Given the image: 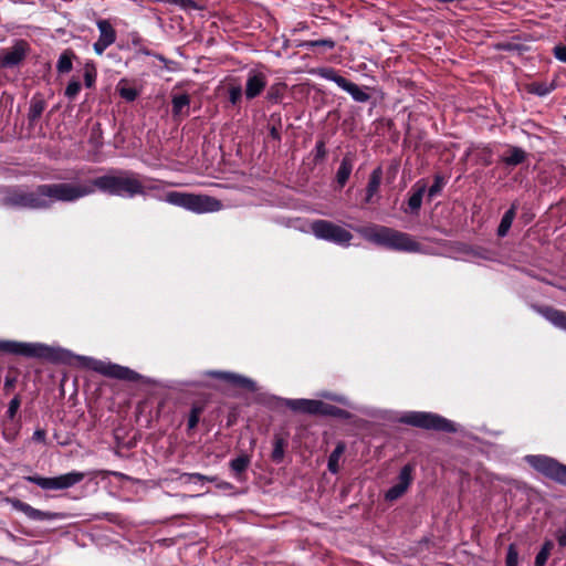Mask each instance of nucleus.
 Here are the masks:
<instances>
[{
    "mask_svg": "<svg viewBox=\"0 0 566 566\" xmlns=\"http://www.w3.org/2000/svg\"><path fill=\"white\" fill-rule=\"evenodd\" d=\"M34 436H35L36 439H43L44 438V432L43 431H36L34 433Z\"/></svg>",
    "mask_w": 566,
    "mask_h": 566,
    "instance_id": "49530a36",
    "label": "nucleus"
},
{
    "mask_svg": "<svg viewBox=\"0 0 566 566\" xmlns=\"http://www.w3.org/2000/svg\"><path fill=\"white\" fill-rule=\"evenodd\" d=\"M515 212H516V206H515V205H513V206L511 207V209H509V210L504 213V216H503V218H502V220H501V223H500V226H499V229H497V234H499L500 237H504V235H506V233L509 232V230H510V228H511V226H512V222H513V220H514V218H515Z\"/></svg>",
    "mask_w": 566,
    "mask_h": 566,
    "instance_id": "412c9836",
    "label": "nucleus"
},
{
    "mask_svg": "<svg viewBox=\"0 0 566 566\" xmlns=\"http://www.w3.org/2000/svg\"><path fill=\"white\" fill-rule=\"evenodd\" d=\"M412 471L413 469L409 464L400 470L398 481L386 492L385 497L387 501H396L406 493L412 481Z\"/></svg>",
    "mask_w": 566,
    "mask_h": 566,
    "instance_id": "9b49d317",
    "label": "nucleus"
},
{
    "mask_svg": "<svg viewBox=\"0 0 566 566\" xmlns=\"http://www.w3.org/2000/svg\"><path fill=\"white\" fill-rule=\"evenodd\" d=\"M90 367L105 376L117 379L135 381L140 378V376L136 371L127 367H123L116 364L106 363L102 360L90 359Z\"/></svg>",
    "mask_w": 566,
    "mask_h": 566,
    "instance_id": "9d476101",
    "label": "nucleus"
},
{
    "mask_svg": "<svg viewBox=\"0 0 566 566\" xmlns=\"http://www.w3.org/2000/svg\"><path fill=\"white\" fill-rule=\"evenodd\" d=\"M44 111V103L42 101H33L30 106L29 117L31 120L39 118Z\"/></svg>",
    "mask_w": 566,
    "mask_h": 566,
    "instance_id": "7c9ffc66",
    "label": "nucleus"
},
{
    "mask_svg": "<svg viewBox=\"0 0 566 566\" xmlns=\"http://www.w3.org/2000/svg\"><path fill=\"white\" fill-rule=\"evenodd\" d=\"M242 96V88L240 85L231 86L229 88V101L231 104L235 105L239 103Z\"/></svg>",
    "mask_w": 566,
    "mask_h": 566,
    "instance_id": "e433bc0d",
    "label": "nucleus"
},
{
    "mask_svg": "<svg viewBox=\"0 0 566 566\" xmlns=\"http://www.w3.org/2000/svg\"><path fill=\"white\" fill-rule=\"evenodd\" d=\"M97 28L99 30V38L94 43V51L96 54L102 55L104 51L115 42L116 32L107 20H99Z\"/></svg>",
    "mask_w": 566,
    "mask_h": 566,
    "instance_id": "ddd939ff",
    "label": "nucleus"
},
{
    "mask_svg": "<svg viewBox=\"0 0 566 566\" xmlns=\"http://www.w3.org/2000/svg\"><path fill=\"white\" fill-rule=\"evenodd\" d=\"M539 312L553 325L566 331V313L565 312H562V311H558L555 308H551V307H545V308L541 310Z\"/></svg>",
    "mask_w": 566,
    "mask_h": 566,
    "instance_id": "a211bd4d",
    "label": "nucleus"
},
{
    "mask_svg": "<svg viewBox=\"0 0 566 566\" xmlns=\"http://www.w3.org/2000/svg\"><path fill=\"white\" fill-rule=\"evenodd\" d=\"M266 86V76L256 71H250L248 73L247 84H245V97L248 99H253L258 95L261 94V92Z\"/></svg>",
    "mask_w": 566,
    "mask_h": 566,
    "instance_id": "2eb2a0df",
    "label": "nucleus"
},
{
    "mask_svg": "<svg viewBox=\"0 0 566 566\" xmlns=\"http://www.w3.org/2000/svg\"><path fill=\"white\" fill-rule=\"evenodd\" d=\"M96 189L113 196L133 197L142 193L144 188L133 174L119 171L83 184L41 185L33 191L15 189L6 197V203L20 208L42 209L56 201H75L94 193Z\"/></svg>",
    "mask_w": 566,
    "mask_h": 566,
    "instance_id": "f257e3e1",
    "label": "nucleus"
},
{
    "mask_svg": "<svg viewBox=\"0 0 566 566\" xmlns=\"http://www.w3.org/2000/svg\"><path fill=\"white\" fill-rule=\"evenodd\" d=\"M555 57L566 63V46L557 45L554 48Z\"/></svg>",
    "mask_w": 566,
    "mask_h": 566,
    "instance_id": "ea45409f",
    "label": "nucleus"
},
{
    "mask_svg": "<svg viewBox=\"0 0 566 566\" xmlns=\"http://www.w3.org/2000/svg\"><path fill=\"white\" fill-rule=\"evenodd\" d=\"M284 454V440L281 438H276L274 441V449L272 452V458L275 461H281Z\"/></svg>",
    "mask_w": 566,
    "mask_h": 566,
    "instance_id": "72a5a7b5",
    "label": "nucleus"
},
{
    "mask_svg": "<svg viewBox=\"0 0 566 566\" xmlns=\"http://www.w3.org/2000/svg\"><path fill=\"white\" fill-rule=\"evenodd\" d=\"M557 541L560 546H566V531H559L557 534Z\"/></svg>",
    "mask_w": 566,
    "mask_h": 566,
    "instance_id": "a18cd8bd",
    "label": "nucleus"
},
{
    "mask_svg": "<svg viewBox=\"0 0 566 566\" xmlns=\"http://www.w3.org/2000/svg\"><path fill=\"white\" fill-rule=\"evenodd\" d=\"M210 376L223 379L224 381L240 388H244L251 391L256 389L255 384L252 379L247 378L242 375L227 371H209Z\"/></svg>",
    "mask_w": 566,
    "mask_h": 566,
    "instance_id": "dca6fc26",
    "label": "nucleus"
},
{
    "mask_svg": "<svg viewBox=\"0 0 566 566\" xmlns=\"http://www.w3.org/2000/svg\"><path fill=\"white\" fill-rule=\"evenodd\" d=\"M444 184H446V181H444L443 177L436 176L433 185L428 190V196L430 198H434L441 191Z\"/></svg>",
    "mask_w": 566,
    "mask_h": 566,
    "instance_id": "473e14b6",
    "label": "nucleus"
},
{
    "mask_svg": "<svg viewBox=\"0 0 566 566\" xmlns=\"http://www.w3.org/2000/svg\"><path fill=\"white\" fill-rule=\"evenodd\" d=\"M250 464V458L247 454H241L240 457L233 459L230 462L231 470L235 473V475H240L242 472L247 470Z\"/></svg>",
    "mask_w": 566,
    "mask_h": 566,
    "instance_id": "bb28decb",
    "label": "nucleus"
},
{
    "mask_svg": "<svg viewBox=\"0 0 566 566\" xmlns=\"http://www.w3.org/2000/svg\"><path fill=\"white\" fill-rule=\"evenodd\" d=\"M400 421L423 429L446 432L457 431L455 424L453 422L431 412L409 411L400 418Z\"/></svg>",
    "mask_w": 566,
    "mask_h": 566,
    "instance_id": "20e7f679",
    "label": "nucleus"
},
{
    "mask_svg": "<svg viewBox=\"0 0 566 566\" xmlns=\"http://www.w3.org/2000/svg\"><path fill=\"white\" fill-rule=\"evenodd\" d=\"M344 451H345V444L338 443L336 446V448L334 449V451L331 453L329 459H328V470L331 472H333V473L338 472L339 459H340L342 454L344 453Z\"/></svg>",
    "mask_w": 566,
    "mask_h": 566,
    "instance_id": "b1692460",
    "label": "nucleus"
},
{
    "mask_svg": "<svg viewBox=\"0 0 566 566\" xmlns=\"http://www.w3.org/2000/svg\"><path fill=\"white\" fill-rule=\"evenodd\" d=\"M182 483L216 482V476H207L200 473H182L179 478Z\"/></svg>",
    "mask_w": 566,
    "mask_h": 566,
    "instance_id": "cd10ccee",
    "label": "nucleus"
},
{
    "mask_svg": "<svg viewBox=\"0 0 566 566\" xmlns=\"http://www.w3.org/2000/svg\"><path fill=\"white\" fill-rule=\"evenodd\" d=\"M353 170V160L349 156H345L339 165L336 174V180L340 187H343L348 180Z\"/></svg>",
    "mask_w": 566,
    "mask_h": 566,
    "instance_id": "aec40b11",
    "label": "nucleus"
},
{
    "mask_svg": "<svg viewBox=\"0 0 566 566\" xmlns=\"http://www.w3.org/2000/svg\"><path fill=\"white\" fill-rule=\"evenodd\" d=\"M505 563L506 566H517L518 564V552L514 544H511L507 548Z\"/></svg>",
    "mask_w": 566,
    "mask_h": 566,
    "instance_id": "2f4dec72",
    "label": "nucleus"
},
{
    "mask_svg": "<svg viewBox=\"0 0 566 566\" xmlns=\"http://www.w3.org/2000/svg\"><path fill=\"white\" fill-rule=\"evenodd\" d=\"M271 135L274 137V138H277V132L275 128H272L271 129Z\"/></svg>",
    "mask_w": 566,
    "mask_h": 566,
    "instance_id": "de8ad7c7",
    "label": "nucleus"
},
{
    "mask_svg": "<svg viewBox=\"0 0 566 566\" xmlns=\"http://www.w3.org/2000/svg\"><path fill=\"white\" fill-rule=\"evenodd\" d=\"M323 397L338 401L345 406H348L347 399L345 397L336 396V395H328V394H324Z\"/></svg>",
    "mask_w": 566,
    "mask_h": 566,
    "instance_id": "37998d69",
    "label": "nucleus"
},
{
    "mask_svg": "<svg viewBox=\"0 0 566 566\" xmlns=\"http://www.w3.org/2000/svg\"><path fill=\"white\" fill-rule=\"evenodd\" d=\"M285 406L294 411L310 415H336L338 411L331 405L312 399H287Z\"/></svg>",
    "mask_w": 566,
    "mask_h": 566,
    "instance_id": "1a4fd4ad",
    "label": "nucleus"
},
{
    "mask_svg": "<svg viewBox=\"0 0 566 566\" xmlns=\"http://www.w3.org/2000/svg\"><path fill=\"white\" fill-rule=\"evenodd\" d=\"M423 192H424V187H421L417 192H415L410 198H409V207L412 209V210H418L421 206V201H422V196H423Z\"/></svg>",
    "mask_w": 566,
    "mask_h": 566,
    "instance_id": "f704fd0d",
    "label": "nucleus"
},
{
    "mask_svg": "<svg viewBox=\"0 0 566 566\" xmlns=\"http://www.w3.org/2000/svg\"><path fill=\"white\" fill-rule=\"evenodd\" d=\"M20 407V401L18 398H13L10 403H9V408H8V413L9 416L12 418L14 417L15 412L18 411Z\"/></svg>",
    "mask_w": 566,
    "mask_h": 566,
    "instance_id": "a19ab883",
    "label": "nucleus"
},
{
    "mask_svg": "<svg viewBox=\"0 0 566 566\" xmlns=\"http://www.w3.org/2000/svg\"><path fill=\"white\" fill-rule=\"evenodd\" d=\"M311 46H324L326 49H333L335 43L333 40L325 39V40H317V41H311L308 43Z\"/></svg>",
    "mask_w": 566,
    "mask_h": 566,
    "instance_id": "58836bf2",
    "label": "nucleus"
},
{
    "mask_svg": "<svg viewBox=\"0 0 566 566\" xmlns=\"http://www.w3.org/2000/svg\"><path fill=\"white\" fill-rule=\"evenodd\" d=\"M316 74L325 80L335 82L340 87V80L345 77L338 75L335 70L331 67H322L316 71Z\"/></svg>",
    "mask_w": 566,
    "mask_h": 566,
    "instance_id": "c85d7f7f",
    "label": "nucleus"
},
{
    "mask_svg": "<svg viewBox=\"0 0 566 566\" xmlns=\"http://www.w3.org/2000/svg\"><path fill=\"white\" fill-rule=\"evenodd\" d=\"M218 486H219V488H228V486H229V484L224 482V483H220Z\"/></svg>",
    "mask_w": 566,
    "mask_h": 566,
    "instance_id": "09e8293b",
    "label": "nucleus"
},
{
    "mask_svg": "<svg viewBox=\"0 0 566 566\" xmlns=\"http://www.w3.org/2000/svg\"><path fill=\"white\" fill-rule=\"evenodd\" d=\"M81 90V84L78 81H71L65 90V95L73 99L77 96L78 92Z\"/></svg>",
    "mask_w": 566,
    "mask_h": 566,
    "instance_id": "c9c22d12",
    "label": "nucleus"
},
{
    "mask_svg": "<svg viewBox=\"0 0 566 566\" xmlns=\"http://www.w3.org/2000/svg\"><path fill=\"white\" fill-rule=\"evenodd\" d=\"M340 88L347 92L356 102L359 103H365L370 97L361 87L346 78L340 80Z\"/></svg>",
    "mask_w": 566,
    "mask_h": 566,
    "instance_id": "f3484780",
    "label": "nucleus"
},
{
    "mask_svg": "<svg viewBox=\"0 0 566 566\" xmlns=\"http://www.w3.org/2000/svg\"><path fill=\"white\" fill-rule=\"evenodd\" d=\"M311 230L316 238L344 247L349 245L353 238L349 231L327 220H316L312 222Z\"/></svg>",
    "mask_w": 566,
    "mask_h": 566,
    "instance_id": "39448f33",
    "label": "nucleus"
},
{
    "mask_svg": "<svg viewBox=\"0 0 566 566\" xmlns=\"http://www.w3.org/2000/svg\"><path fill=\"white\" fill-rule=\"evenodd\" d=\"M356 231L367 241L387 249L402 252H423L419 242L410 234L384 226L359 227Z\"/></svg>",
    "mask_w": 566,
    "mask_h": 566,
    "instance_id": "f03ea898",
    "label": "nucleus"
},
{
    "mask_svg": "<svg viewBox=\"0 0 566 566\" xmlns=\"http://www.w3.org/2000/svg\"><path fill=\"white\" fill-rule=\"evenodd\" d=\"M527 462L545 476L566 485V465L545 455H528Z\"/></svg>",
    "mask_w": 566,
    "mask_h": 566,
    "instance_id": "423d86ee",
    "label": "nucleus"
},
{
    "mask_svg": "<svg viewBox=\"0 0 566 566\" xmlns=\"http://www.w3.org/2000/svg\"><path fill=\"white\" fill-rule=\"evenodd\" d=\"M116 90L119 93L120 97L128 102L135 101L138 96L137 90L130 86L127 80H120L117 84Z\"/></svg>",
    "mask_w": 566,
    "mask_h": 566,
    "instance_id": "4be33fe9",
    "label": "nucleus"
},
{
    "mask_svg": "<svg viewBox=\"0 0 566 566\" xmlns=\"http://www.w3.org/2000/svg\"><path fill=\"white\" fill-rule=\"evenodd\" d=\"M198 421H199L198 412H197V410H192V412L189 417V420H188L189 429L195 428L197 426Z\"/></svg>",
    "mask_w": 566,
    "mask_h": 566,
    "instance_id": "79ce46f5",
    "label": "nucleus"
},
{
    "mask_svg": "<svg viewBox=\"0 0 566 566\" xmlns=\"http://www.w3.org/2000/svg\"><path fill=\"white\" fill-rule=\"evenodd\" d=\"M57 71L60 73H67L71 71L72 69V57H71V54L67 53V52H64L63 54L60 55L59 57V61H57Z\"/></svg>",
    "mask_w": 566,
    "mask_h": 566,
    "instance_id": "c756f323",
    "label": "nucleus"
},
{
    "mask_svg": "<svg viewBox=\"0 0 566 566\" xmlns=\"http://www.w3.org/2000/svg\"><path fill=\"white\" fill-rule=\"evenodd\" d=\"M0 352L24 357H50L52 349L39 343L0 340Z\"/></svg>",
    "mask_w": 566,
    "mask_h": 566,
    "instance_id": "0eeeda50",
    "label": "nucleus"
},
{
    "mask_svg": "<svg viewBox=\"0 0 566 566\" xmlns=\"http://www.w3.org/2000/svg\"><path fill=\"white\" fill-rule=\"evenodd\" d=\"M166 201L196 213L214 212L221 209V202L219 200L203 195L171 191L166 195Z\"/></svg>",
    "mask_w": 566,
    "mask_h": 566,
    "instance_id": "7ed1b4c3",
    "label": "nucleus"
},
{
    "mask_svg": "<svg viewBox=\"0 0 566 566\" xmlns=\"http://www.w3.org/2000/svg\"><path fill=\"white\" fill-rule=\"evenodd\" d=\"M525 158V153L517 147H512L507 150L505 156L503 157V161L507 165H518L521 164Z\"/></svg>",
    "mask_w": 566,
    "mask_h": 566,
    "instance_id": "5701e85b",
    "label": "nucleus"
},
{
    "mask_svg": "<svg viewBox=\"0 0 566 566\" xmlns=\"http://www.w3.org/2000/svg\"><path fill=\"white\" fill-rule=\"evenodd\" d=\"M553 547L554 543L552 541H546L535 557L534 566H545Z\"/></svg>",
    "mask_w": 566,
    "mask_h": 566,
    "instance_id": "a878e982",
    "label": "nucleus"
},
{
    "mask_svg": "<svg viewBox=\"0 0 566 566\" xmlns=\"http://www.w3.org/2000/svg\"><path fill=\"white\" fill-rule=\"evenodd\" d=\"M28 52V43L17 41L13 46L3 50L0 54V67H12L19 64Z\"/></svg>",
    "mask_w": 566,
    "mask_h": 566,
    "instance_id": "f8f14e48",
    "label": "nucleus"
},
{
    "mask_svg": "<svg viewBox=\"0 0 566 566\" xmlns=\"http://www.w3.org/2000/svg\"><path fill=\"white\" fill-rule=\"evenodd\" d=\"M190 103L187 94L175 95L172 98V112L175 116L184 114L185 108H188Z\"/></svg>",
    "mask_w": 566,
    "mask_h": 566,
    "instance_id": "393cba45",
    "label": "nucleus"
},
{
    "mask_svg": "<svg viewBox=\"0 0 566 566\" xmlns=\"http://www.w3.org/2000/svg\"><path fill=\"white\" fill-rule=\"evenodd\" d=\"M381 179H382V170H381V168L378 167L371 172L368 185H367V189H366V192H367L366 201L367 202L371 201L374 196L378 192Z\"/></svg>",
    "mask_w": 566,
    "mask_h": 566,
    "instance_id": "6ab92c4d",
    "label": "nucleus"
},
{
    "mask_svg": "<svg viewBox=\"0 0 566 566\" xmlns=\"http://www.w3.org/2000/svg\"><path fill=\"white\" fill-rule=\"evenodd\" d=\"M12 506L33 521H52L59 517L57 513L40 511L20 500H13Z\"/></svg>",
    "mask_w": 566,
    "mask_h": 566,
    "instance_id": "4468645a",
    "label": "nucleus"
},
{
    "mask_svg": "<svg viewBox=\"0 0 566 566\" xmlns=\"http://www.w3.org/2000/svg\"><path fill=\"white\" fill-rule=\"evenodd\" d=\"M84 78L87 87H91L95 82V75L88 71L85 72Z\"/></svg>",
    "mask_w": 566,
    "mask_h": 566,
    "instance_id": "c03bdc74",
    "label": "nucleus"
},
{
    "mask_svg": "<svg viewBox=\"0 0 566 566\" xmlns=\"http://www.w3.org/2000/svg\"><path fill=\"white\" fill-rule=\"evenodd\" d=\"M84 476V473L73 471L55 478L34 475L27 479L44 490H65L80 483Z\"/></svg>",
    "mask_w": 566,
    "mask_h": 566,
    "instance_id": "6e6552de",
    "label": "nucleus"
},
{
    "mask_svg": "<svg viewBox=\"0 0 566 566\" xmlns=\"http://www.w3.org/2000/svg\"><path fill=\"white\" fill-rule=\"evenodd\" d=\"M553 90L552 86L545 85V84H533L531 92L539 95L545 96Z\"/></svg>",
    "mask_w": 566,
    "mask_h": 566,
    "instance_id": "4c0bfd02",
    "label": "nucleus"
}]
</instances>
